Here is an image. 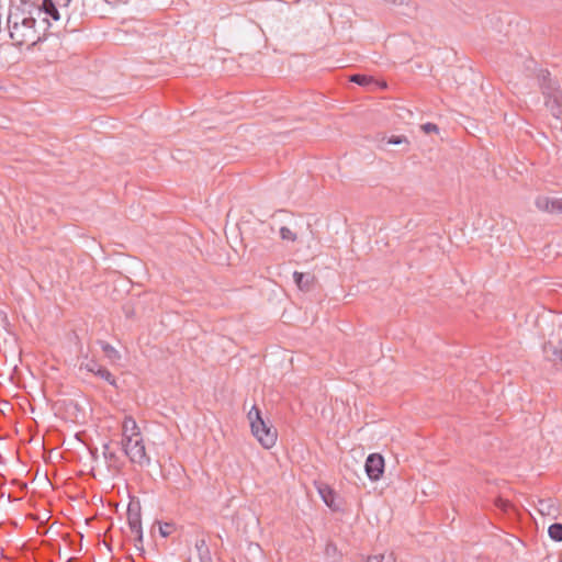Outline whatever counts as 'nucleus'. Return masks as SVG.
Instances as JSON below:
<instances>
[{"instance_id": "nucleus-1", "label": "nucleus", "mask_w": 562, "mask_h": 562, "mask_svg": "<svg viewBox=\"0 0 562 562\" xmlns=\"http://www.w3.org/2000/svg\"><path fill=\"white\" fill-rule=\"evenodd\" d=\"M8 27L11 40L16 46H34L41 38L36 20L20 10L10 12Z\"/></svg>"}, {"instance_id": "nucleus-2", "label": "nucleus", "mask_w": 562, "mask_h": 562, "mask_svg": "<svg viewBox=\"0 0 562 562\" xmlns=\"http://www.w3.org/2000/svg\"><path fill=\"white\" fill-rule=\"evenodd\" d=\"M247 418L250 424L251 434L260 445L266 449L272 448L277 441V430L262 419L261 412L256 405L250 408Z\"/></svg>"}, {"instance_id": "nucleus-3", "label": "nucleus", "mask_w": 562, "mask_h": 562, "mask_svg": "<svg viewBox=\"0 0 562 562\" xmlns=\"http://www.w3.org/2000/svg\"><path fill=\"white\" fill-rule=\"evenodd\" d=\"M122 445L126 456L133 463L139 465L148 464L150 459L146 453L145 445L142 435L135 438L122 439Z\"/></svg>"}, {"instance_id": "nucleus-4", "label": "nucleus", "mask_w": 562, "mask_h": 562, "mask_svg": "<svg viewBox=\"0 0 562 562\" xmlns=\"http://www.w3.org/2000/svg\"><path fill=\"white\" fill-rule=\"evenodd\" d=\"M546 82L544 80L542 85L543 94L547 99L546 105L554 117L560 119L562 116V94L557 88L552 87L550 80L548 83Z\"/></svg>"}, {"instance_id": "nucleus-5", "label": "nucleus", "mask_w": 562, "mask_h": 562, "mask_svg": "<svg viewBox=\"0 0 562 562\" xmlns=\"http://www.w3.org/2000/svg\"><path fill=\"white\" fill-rule=\"evenodd\" d=\"M71 0H43L38 7V13H43V20L48 22L49 19L58 21L60 19L59 10L68 8Z\"/></svg>"}, {"instance_id": "nucleus-6", "label": "nucleus", "mask_w": 562, "mask_h": 562, "mask_svg": "<svg viewBox=\"0 0 562 562\" xmlns=\"http://www.w3.org/2000/svg\"><path fill=\"white\" fill-rule=\"evenodd\" d=\"M366 472L370 480L378 481L384 472V459L379 453H372L367 458Z\"/></svg>"}, {"instance_id": "nucleus-7", "label": "nucleus", "mask_w": 562, "mask_h": 562, "mask_svg": "<svg viewBox=\"0 0 562 562\" xmlns=\"http://www.w3.org/2000/svg\"><path fill=\"white\" fill-rule=\"evenodd\" d=\"M80 369H85L88 372L93 373L94 375L101 378L102 380L109 382L110 384L115 383V379L112 373L103 368L97 360L88 359L87 357L81 361Z\"/></svg>"}, {"instance_id": "nucleus-8", "label": "nucleus", "mask_w": 562, "mask_h": 562, "mask_svg": "<svg viewBox=\"0 0 562 562\" xmlns=\"http://www.w3.org/2000/svg\"><path fill=\"white\" fill-rule=\"evenodd\" d=\"M140 429L136 423V420L132 416H125L122 423V437L123 439L135 438L140 436Z\"/></svg>"}, {"instance_id": "nucleus-9", "label": "nucleus", "mask_w": 562, "mask_h": 562, "mask_svg": "<svg viewBox=\"0 0 562 562\" xmlns=\"http://www.w3.org/2000/svg\"><path fill=\"white\" fill-rule=\"evenodd\" d=\"M318 493L324 501V503L331 509L336 510L338 509V506L335 504V493L334 491L327 486L322 485L318 487Z\"/></svg>"}, {"instance_id": "nucleus-10", "label": "nucleus", "mask_w": 562, "mask_h": 562, "mask_svg": "<svg viewBox=\"0 0 562 562\" xmlns=\"http://www.w3.org/2000/svg\"><path fill=\"white\" fill-rule=\"evenodd\" d=\"M544 353L548 360L553 362L555 367L560 368L562 349H558L550 345L544 347Z\"/></svg>"}, {"instance_id": "nucleus-11", "label": "nucleus", "mask_w": 562, "mask_h": 562, "mask_svg": "<svg viewBox=\"0 0 562 562\" xmlns=\"http://www.w3.org/2000/svg\"><path fill=\"white\" fill-rule=\"evenodd\" d=\"M104 356L111 363H116L121 359L120 352L110 344L105 341L100 342Z\"/></svg>"}, {"instance_id": "nucleus-12", "label": "nucleus", "mask_w": 562, "mask_h": 562, "mask_svg": "<svg viewBox=\"0 0 562 562\" xmlns=\"http://www.w3.org/2000/svg\"><path fill=\"white\" fill-rule=\"evenodd\" d=\"M128 526L132 532L142 539V522L139 514L128 513Z\"/></svg>"}, {"instance_id": "nucleus-13", "label": "nucleus", "mask_w": 562, "mask_h": 562, "mask_svg": "<svg viewBox=\"0 0 562 562\" xmlns=\"http://www.w3.org/2000/svg\"><path fill=\"white\" fill-rule=\"evenodd\" d=\"M536 206L541 211H546V212H550V213L555 212L554 199H550L547 196L537 198Z\"/></svg>"}, {"instance_id": "nucleus-14", "label": "nucleus", "mask_w": 562, "mask_h": 562, "mask_svg": "<svg viewBox=\"0 0 562 562\" xmlns=\"http://www.w3.org/2000/svg\"><path fill=\"white\" fill-rule=\"evenodd\" d=\"M279 234L283 241L294 243L297 240V232L292 226H281Z\"/></svg>"}, {"instance_id": "nucleus-15", "label": "nucleus", "mask_w": 562, "mask_h": 562, "mask_svg": "<svg viewBox=\"0 0 562 562\" xmlns=\"http://www.w3.org/2000/svg\"><path fill=\"white\" fill-rule=\"evenodd\" d=\"M538 510L541 515H552L557 512V507L551 498L540 499L538 502Z\"/></svg>"}, {"instance_id": "nucleus-16", "label": "nucleus", "mask_w": 562, "mask_h": 562, "mask_svg": "<svg viewBox=\"0 0 562 562\" xmlns=\"http://www.w3.org/2000/svg\"><path fill=\"white\" fill-rule=\"evenodd\" d=\"M293 278H294L296 285L301 290L308 289V286L312 282V277L310 274H304V273L297 272V271H295L293 273Z\"/></svg>"}, {"instance_id": "nucleus-17", "label": "nucleus", "mask_w": 562, "mask_h": 562, "mask_svg": "<svg viewBox=\"0 0 562 562\" xmlns=\"http://www.w3.org/2000/svg\"><path fill=\"white\" fill-rule=\"evenodd\" d=\"M549 536L554 541H562V524H553L549 527Z\"/></svg>"}, {"instance_id": "nucleus-18", "label": "nucleus", "mask_w": 562, "mask_h": 562, "mask_svg": "<svg viewBox=\"0 0 562 562\" xmlns=\"http://www.w3.org/2000/svg\"><path fill=\"white\" fill-rule=\"evenodd\" d=\"M350 81L359 85V86H369L371 82H373V79L371 77H368L366 75H352L350 77Z\"/></svg>"}, {"instance_id": "nucleus-19", "label": "nucleus", "mask_w": 562, "mask_h": 562, "mask_svg": "<svg viewBox=\"0 0 562 562\" xmlns=\"http://www.w3.org/2000/svg\"><path fill=\"white\" fill-rule=\"evenodd\" d=\"M367 562H395V559L392 554L385 557L383 554L369 557Z\"/></svg>"}, {"instance_id": "nucleus-20", "label": "nucleus", "mask_w": 562, "mask_h": 562, "mask_svg": "<svg viewBox=\"0 0 562 562\" xmlns=\"http://www.w3.org/2000/svg\"><path fill=\"white\" fill-rule=\"evenodd\" d=\"M422 130L426 133V134H430V133H438L439 132V128L436 124L434 123H426V124H423L422 125Z\"/></svg>"}, {"instance_id": "nucleus-21", "label": "nucleus", "mask_w": 562, "mask_h": 562, "mask_svg": "<svg viewBox=\"0 0 562 562\" xmlns=\"http://www.w3.org/2000/svg\"><path fill=\"white\" fill-rule=\"evenodd\" d=\"M555 212L562 213V199H554Z\"/></svg>"}, {"instance_id": "nucleus-22", "label": "nucleus", "mask_w": 562, "mask_h": 562, "mask_svg": "<svg viewBox=\"0 0 562 562\" xmlns=\"http://www.w3.org/2000/svg\"><path fill=\"white\" fill-rule=\"evenodd\" d=\"M402 142H403V138H402V137H400V136L392 137V138L389 140V143H391V144H395V145H396V144H401Z\"/></svg>"}, {"instance_id": "nucleus-23", "label": "nucleus", "mask_w": 562, "mask_h": 562, "mask_svg": "<svg viewBox=\"0 0 562 562\" xmlns=\"http://www.w3.org/2000/svg\"><path fill=\"white\" fill-rule=\"evenodd\" d=\"M195 547L200 551L203 547H205V541L204 540L198 541Z\"/></svg>"}]
</instances>
